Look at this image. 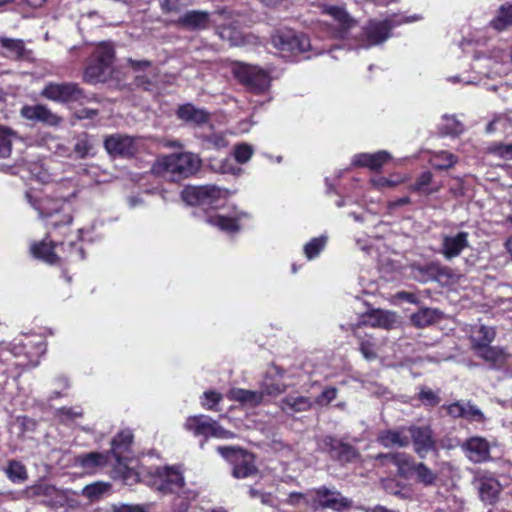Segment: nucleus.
Listing matches in <instances>:
<instances>
[{"label":"nucleus","instance_id":"39448f33","mask_svg":"<svg viewBox=\"0 0 512 512\" xmlns=\"http://www.w3.org/2000/svg\"><path fill=\"white\" fill-rule=\"evenodd\" d=\"M161 165L166 172L177 179H185L195 174L200 167L199 158L190 152L174 153L165 156Z\"/></svg>","mask_w":512,"mask_h":512},{"label":"nucleus","instance_id":"a18cd8bd","mask_svg":"<svg viewBox=\"0 0 512 512\" xmlns=\"http://www.w3.org/2000/svg\"><path fill=\"white\" fill-rule=\"evenodd\" d=\"M93 149V144L90 140V136L87 133L80 134L74 145V152L79 158H86L91 150Z\"/></svg>","mask_w":512,"mask_h":512},{"label":"nucleus","instance_id":"9b49d317","mask_svg":"<svg viewBox=\"0 0 512 512\" xmlns=\"http://www.w3.org/2000/svg\"><path fill=\"white\" fill-rule=\"evenodd\" d=\"M312 506L315 509H331L336 512H343L352 507V500L342 496L341 492L321 486L312 491Z\"/></svg>","mask_w":512,"mask_h":512},{"label":"nucleus","instance_id":"680f3d73","mask_svg":"<svg viewBox=\"0 0 512 512\" xmlns=\"http://www.w3.org/2000/svg\"><path fill=\"white\" fill-rule=\"evenodd\" d=\"M179 0H163L161 8L165 13L176 12L178 10Z\"/></svg>","mask_w":512,"mask_h":512},{"label":"nucleus","instance_id":"bb28decb","mask_svg":"<svg viewBox=\"0 0 512 512\" xmlns=\"http://www.w3.org/2000/svg\"><path fill=\"white\" fill-rule=\"evenodd\" d=\"M228 399L239 402L244 406L255 408L262 404L263 393L260 391L247 390L244 388H231L227 393Z\"/></svg>","mask_w":512,"mask_h":512},{"label":"nucleus","instance_id":"f257e3e1","mask_svg":"<svg viewBox=\"0 0 512 512\" xmlns=\"http://www.w3.org/2000/svg\"><path fill=\"white\" fill-rule=\"evenodd\" d=\"M29 203L38 211L40 218L44 221L47 233L52 236L53 232L59 231L65 235L69 230L73 217L70 212L65 211V202L59 199H52L48 196L34 198L30 193H26Z\"/></svg>","mask_w":512,"mask_h":512},{"label":"nucleus","instance_id":"4468645a","mask_svg":"<svg viewBox=\"0 0 512 512\" xmlns=\"http://www.w3.org/2000/svg\"><path fill=\"white\" fill-rule=\"evenodd\" d=\"M27 498L45 497L44 504L52 509L62 508L67 503L66 494L54 485L38 482L25 488Z\"/></svg>","mask_w":512,"mask_h":512},{"label":"nucleus","instance_id":"c85d7f7f","mask_svg":"<svg viewBox=\"0 0 512 512\" xmlns=\"http://www.w3.org/2000/svg\"><path fill=\"white\" fill-rule=\"evenodd\" d=\"M377 442L386 448L394 446L404 448L410 444V438L404 434L403 429H386L378 433Z\"/></svg>","mask_w":512,"mask_h":512},{"label":"nucleus","instance_id":"b1692460","mask_svg":"<svg viewBox=\"0 0 512 512\" xmlns=\"http://www.w3.org/2000/svg\"><path fill=\"white\" fill-rule=\"evenodd\" d=\"M248 217L246 212H239L235 216L213 214L206 218V222L225 233L236 234L241 230L240 221Z\"/></svg>","mask_w":512,"mask_h":512},{"label":"nucleus","instance_id":"0e129e2a","mask_svg":"<svg viewBox=\"0 0 512 512\" xmlns=\"http://www.w3.org/2000/svg\"><path fill=\"white\" fill-rule=\"evenodd\" d=\"M411 203V199L409 196H403L400 198H397L395 200L388 202V208L389 209H395L401 206H405Z\"/></svg>","mask_w":512,"mask_h":512},{"label":"nucleus","instance_id":"c756f323","mask_svg":"<svg viewBox=\"0 0 512 512\" xmlns=\"http://www.w3.org/2000/svg\"><path fill=\"white\" fill-rule=\"evenodd\" d=\"M489 27L497 32H503L512 27V1L502 4L494 18L489 22Z\"/></svg>","mask_w":512,"mask_h":512},{"label":"nucleus","instance_id":"a878e982","mask_svg":"<svg viewBox=\"0 0 512 512\" xmlns=\"http://www.w3.org/2000/svg\"><path fill=\"white\" fill-rule=\"evenodd\" d=\"M176 116L186 123L198 126L207 123L210 119V114L205 109L197 108L191 103L180 105L176 110Z\"/></svg>","mask_w":512,"mask_h":512},{"label":"nucleus","instance_id":"8fccbe9b","mask_svg":"<svg viewBox=\"0 0 512 512\" xmlns=\"http://www.w3.org/2000/svg\"><path fill=\"white\" fill-rule=\"evenodd\" d=\"M338 390L336 387L327 386L314 400L319 406L329 405L336 397Z\"/></svg>","mask_w":512,"mask_h":512},{"label":"nucleus","instance_id":"338daca9","mask_svg":"<svg viewBox=\"0 0 512 512\" xmlns=\"http://www.w3.org/2000/svg\"><path fill=\"white\" fill-rule=\"evenodd\" d=\"M304 498V494L301 492H291L289 494L288 502L291 505H297L301 499Z\"/></svg>","mask_w":512,"mask_h":512},{"label":"nucleus","instance_id":"4c0bfd02","mask_svg":"<svg viewBox=\"0 0 512 512\" xmlns=\"http://www.w3.org/2000/svg\"><path fill=\"white\" fill-rule=\"evenodd\" d=\"M6 475L13 483H22L28 479L26 466L17 460H10L6 468Z\"/></svg>","mask_w":512,"mask_h":512},{"label":"nucleus","instance_id":"49530a36","mask_svg":"<svg viewBox=\"0 0 512 512\" xmlns=\"http://www.w3.org/2000/svg\"><path fill=\"white\" fill-rule=\"evenodd\" d=\"M0 44L16 58H22L25 53V44L21 39L0 38Z\"/></svg>","mask_w":512,"mask_h":512},{"label":"nucleus","instance_id":"864d4df0","mask_svg":"<svg viewBox=\"0 0 512 512\" xmlns=\"http://www.w3.org/2000/svg\"><path fill=\"white\" fill-rule=\"evenodd\" d=\"M447 123L443 126V132L447 135L457 136L463 132V125L455 118H446Z\"/></svg>","mask_w":512,"mask_h":512},{"label":"nucleus","instance_id":"69168bd1","mask_svg":"<svg viewBox=\"0 0 512 512\" xmlns=\"http://www.w3.org/2000/svg\"><path fill=\"white\" fill-rule=\"evenodd\" d=\"M397 297L399 299L404 300V301H406L408 303H411V304L418 303L417 296L414 293H411V292H406V291L398 292Z\"/></svg>","mask_w":512,"mask_h":512},{"label":"nucleus","instance_id":"9d476101","mask_svg":"<svg viewBox=\"0 0 512 512\" xmlns=\"http://www.w3.org/2000/svg\"><path fill=\"white\" fill-rule=\"evenodd\" d=\"M272 43L281 52L298 54L310 49V38L291 29H280L272 36Z\"/></svg>","mask_w":512,"mask_h":512},{"label":"nucleus","instance_id":"72a5a7b5","mask_svg":"<svg viewBox=\"0 0 512 512\" xmlns=\"http://www.w3.org/2000/svg\"><path fill=\"white\" fill-rule=\"evenodd\" d=\"M323 12L338 22L342 33H346L355 24V21L347 13L346 9L341 6H325Z\"/></svg>","mask_w":512,"mask_h":512},{"label":"nucleus","instance_id":"7ed1b4c3","mask_svg":"<svg viewBox=\"0 0 512 512\" xmlns=\"http://www.w3.org/2000/svg\"><path fill=\"white\" fill-rule=\"evenodd\" d=\"M115 57L114 47L110 43H100L87 59L83 80L88 84L104 82Z\"/></svg>","mask_w":512,"mask_h":512},{"label":"nucleus","instance_id":"a19ab883","mask_svg":"<svg viewBox=\"0 0 512 512\" xmlns=\"http://www.w3.org/2000/svg\"><path fill=\"white\" fill-rule=\"evenodd\" d=\"M281 403L293 412H305L312 408V402L306 396H287L281 400Z\"/></svg>","mask_w":512,"mask_h":512},{"label":"nucleus","instance_id":"603ef678","mask_svg":"<svg viewBox=\"0 0 512 512\" xmlns=\"http://www.w3.org/2000/svg\"><path fill=\"white\" fill-rule=\"evenodd\" d=\"M109 512H149L144 505L140 504H113Z\"/></svg>","mask_w":512,"mask_h":512},{"label":"nucleus","instance_id":"423d86ee","mask_svg":"<svg viewBox=\"0 0 512 512\" xmlns=\"http://www.w3.org/2000/svg\"><path fill=\"white\" fill-rule=\"evenodd\" d=\"M185 429L195 437H202V445L211 437L227 439L233 436L231 431L224 429L217 421L203 414L189 416L185 422Z\"/></svg>","mask_w":512,"mask_h":512},{"label":"nucleus","instance_id":"ddd939ff","mask_svg":"<svg viewBox=\"0 0 512 512\" xmlns=\"http://www.w3.org/2000/svg\"><path fill=\"white\" fill-rule=\"evenodd\" d=\"M399 476L405 479H414L425 487L434 486L438 480L437 472L430 469L424 462H416L409 454H407L405 462L402 463Z\"/></svg>","mask_w":512,"mask_h":512},{"label":"nucleus","instance_id":"5701e85b","mask_svg":"<svg viewBox=\"0 0 512 512\" xmlns=\"http://www.w3.org/2000/svg\"><path fill=\"white\" fill-rule=\"evenodd\" d=\"M462 448L474 463H482L490 459V445L485 438L470 437L463 443Z\"/></svg>","mask_w":512,"mask_h":512},{"label":"nucleus","instance_id":"4d7b16f0","mask_svg":"<svg viewBox=\"0 0 512 512\" xmlns=\"http://www.w3.org/2000/svg\"><path fill=\"white\" fill-rule=\"evenodd\" d=\"M369 182H370L372 188L375 190H378V191H382L385 188H394L395 187V182H391L388 177H384V176L372 177L369 180Z\"/></svg>","mask_w":512,"mask_h":512},{"label":"nucleus","instance_id":"f3484780","mask_svg":"<svg viewBox=\"0 0 512 512\" xmlns=\"http://www.w3.org/2000/svg\"><path fill=\"white\" fill-rule=\"evenodd\" d=\"M236 76L240 83L255 94L265 92L270 86V76L263 69L246 66L238 70Z\"/></svg>","mask_w":512,"mask_h":512},{"label":"nucleus","instance_id":"20e7f679","mask_svg":"<svg viewBox=\"0 0 512 512\" xmlns=\"http://www.w3.org/2000/svg\"><path fill=\"white\" fill-rule=\"evenodd\" d=\"M217 451L232 465V476L234 478L243 479L258 472L253 453L235 446H218Z\"/></svg>","mask_w":512,"mask_h":512},{"label":"nucleus","instance_id":"f03ea898","mask_svg":"<svg viewBox=\"0 0 512 512\" xmlns=\"http://www.w3.org/2000/svg\"><path fill=\"white\" fill-rule=\"evenodd\" d=\"M408 21L395 14L383 20L369 19L354 37L357 47L368 49L384 43L392 36L395 27Z\"/></svg>","mask_w":512,"mask_h":512},{"label":"nucleus","instance_id":"1a4fd4ad","mask_svg":"<svg viewBox=\"0 0 512 512\" xmlns=\"http://www.w3.org/2000/svg\"><path fill=\"white\" fill-rule=\"evenodd\" d=\"M148 484L162 494H172L185 485L183 474L174 467H158L150 474Z\"/></svg>","mask_w":512,"mask_h":512},{"label":"nucleus","instance_id":"393cba45","mask_svg":"<svg viewBox=\"0 0 512 512\" xmlns=\"http://www.w3.org/2000/svg\"><path fill=\"white\" fill-rule=\"evenodd\" d=\"M476 355L488 362L494 369H501L507 365L511 355L507 353L503 348L497 346H487L481 349L474 350Z\"/></svg>","mask_w":512,"mask_h":512},{"label":"nucleus","instance_id":"2eb2a0df","mask_svg":"<svg viewBox=\"0 0 512 512\" xmlns=\"http://www.w3.org/2000/svg\"><path fill=\"white\" fill-rule=\"evenodd\" d=\"M104 148L112 157L133 158L138 153V145L134 137L124 134L108 135L104 139Z\"/></svg>","mask_w":512,"mask_h":512},{"label":"nucleus","instance_id":"a211bd4d","mask_svg":"<svg viewBox=\"0 0 512 512\" xmlns=\"http://www.w3.org/2000/svg\"><path fill=\"white\" fill-rule=\"evenodd\" d=\"M57 242L51 239L50 233H46L44 239L31 243L29 252L34 259L54 266L60 263L61 258L56 253Z\"/></svg>","mask_w":512,"mask_h":512},{"label":"nucleus","instance_id":"37998d69","mask_svg":"<svg viewBox=\"0 0 512 512\" xmlns=\"http://www.w3.org/2000/svg\"><path fill=\"white\" fill-rule=\"evenodd\" d=\"M223 400V395L215 390L205 391L201 397V406L206 410L215 412L221 411L219 404Z\"/></svg>","mask_w":512,"mask_h":512},{"label":"nucleus","instance_id":"473e14b6","mask_svg":"<svg viewBox=\"0 0 512 512\" xmlns=\"http://www.w3.org/2000/svg\"><path fill=\"white\" fill-rule=\"evenodd\" d=\"M500 483L494 478H481L479 486V494L482 501L493 504L497 501L500 493Z\"/></svg>","mask_w":512,"mask_h":512},{"label":"nucleus","instance_id":"7c9ffc66","mask_svg":"<svg viewBox=\"0 0 512 512\" xmlns=\"http://www.w3.org/2000/svg\"><path fill=\"white\" fill-rule=\"evenodd\" d=\"M440 318V311L438 309L424 307L417 312L411 314V324L416 328L428 327Z\"/></svg>","mask_w":512,"mask_h":512},{"label":"nucleus","instance_id":"ea45409f","mask_svg":"<svg viewBox=\"0 0 512 512\" xmlns=\"http://www.w3.org/2000/svg\"><path fill=\"white\" fill-rule=\"evenodd\" d=\"M407 457V453L402 452H394V453H378L372 458L377 461L381 466H385L387 464H392L396 466L397 473L400 475L402 469V463L405 462Z\"/></svg>","mask_w":512,"mask_h":512},{"label":"nucleus","instance_id":"412c9836","mask_svg":"<svg viewBox=\"0 0 512 512\" xmlns=\"http://www.w3.org/2000/svg\"><path fill=\"white\" fill-rule=\"evenodd\" d=\"M392 160V155L386 150H379L375 153H358L352 159V165L359 168H368L371 171L379 172Z\"/></svg>","mask_w":512,"mask_h":512},{"label":"nucleus","instance_id":"09e8293b","mask_svg":"<svg viewBox=\"0 0 512 512\" xmlns=\"http://www.w3.org/2000/svg\"><path fill=\"white\" fill-rule=\"evenodd\" d=\"M11 150V134L8 129L0 126V158H6L10 156Z\"/></svg>","mask_w":512,"mask_h":512},{"label":"nucleus","instance_id":"6ab92c4d","mask_svg":"<svg viewBox=\"0 0 512 512\" xmlns=\"http://www.w3.org/2000/svg\"><path fill=\"white\" fill-rule=\"evenodd\" d=\"M220 189L215 186L187 187L182 191V198L189 205H210L220 197Z\"/></svg>","mask_w":512,"mask_h":512},{"label":"nucleus","instance_id":"f8f14e48","mask_svg":"<svg viewBox=\"0 0 512 512\" xmlns=\"http://www.w3.org/2000/svg\"><path fill=\"white\" fill-rule=\"evenodd\" d=\"M410 434V442L413 445L414 452L420 457L425 458L430 452H437V440L434 431L429 425L416 426L411 425L407 428Z\"/></svg>","mask_w":512,"mask_h":512},{"label":"nucleus","instance_id":"4be33fe9","mask_svg":"<svg viewBox=\"0 0 512 512\" xmlns=\"http://www.w3.org/2000/svg\"><path fill=\"white\" fill-rule=\"evenodd\" d=\"M469 234L465 231H460L454 236L445 235L442 238L441 253L445 259H453L458 257L463 250L470 247Z\"/></svg>","mask_w":512,"mask_h":512},{"label":"nucleus","instance_id":"052dcab7","mask_svg":"<svg viewBox=\"0 0 512 512\" xmlns=\"http://www.w3.org/2000/svg\"><path fill=\"white\" fill-rule=\"evenodd\" d=\"M135 85L149 91L153 85L151 79L146 75H138L135 78Z\"/></svg>","mask_w":512,"mask_h":512},{"label":"nucleus","instance_id":"3c124183","mask_svg":"<svg viewBox=\"0 0 512 512\" xmlns=\"http://www.w3.org/2000/svg\"><path fill=\"white\" fill-rule=\"evenodd\" d=\"M253 155V149L246 143L238 144L234 148L235 160L240 163H246Z\"/></svg>","mask_w":512,"mask_h":512},{"label":"nucleus","instance_id":"c03bdc74","mask_svg":"<svg viewBox=\"0 0 512 512\" xmlns=\"http://www.w3.org/2000/svg\"><path fill=\"white\" fill-rule=\"evenodd\" d=\"M327 238L325 236L314 237L304 246V254L308 260H312L319 256L325 248Z\"/></svg>","mask_w":512,"mask_h":512},{"label":"nucleus","instance_id":"e2e57ef3","mask_svg":"<svg viewBox=\"0 0 512 512\" xmlns=\"http://www.w3.org/2000/svg\"><path fill=\"white\" fill-rule=\"evenodd\" d=\"M129 64H130V67L134 71L143 70L152 65L151 61H149V60H133V59H129Z\"/></svg>","mask_w":512,"mask_h":512},{"label":"nucleus","instance_id":"0eeeda50","mask_svg":"<svg viewBox=\"0 0 512 512\" xmlns=\"http://www.w3.org/2000/svg\"><path fill=\"white\" fill-rule=\"evenodd\" d=\"M319 447L331 460L341 465L356 462L361 457L357 447L332 435L324 436L320 441Z\"/></svg>","mask_w":512,"mask_h":512},{"label":"nucleus","instance_id":"aec40b11","mask_svg":"<svg viewBox=\"0 0 512 512\" xmlns=\"http://www.w3.org/2000/svg\"><path fill=\"white\" fill-rule=\"evenodd\" d=\"M20 114L23 118L33 122H39L48 126H58L62 118L53 113L46 105H24Z\"/></svg>","mask_w":512,"mask_h":512},{"label":"nucleus","instance_id":"f704fd0d","mask_svg":"<svg viewBox=\"0 0 512 512\" xmlns=\"http://www.w3.org/2000/svg\"><path fill=\"white\" fill-rule=\"evenodd\" d=\"M353 335L357 338L359 344V351L366 360H374L377 357L376 352V340L373 336L367 334H360L358 331H354Z\"/></svg>","mask_w":512,"mask_h":512},{"label":"nucleus","instance_id":"774afa93","mask_svg":"<svg viewBox=\"0 0 512 512\" xmlns=\"http://www.w3.org/2000/svg\"><path fill=\"white\" fill-rule=\"evenodd\" d=\"M501 155L512 159V144L504 145L501 149Z\"/></svg>","mask_w":512,"mask_h":512},{"label":"nucleus","instance_id":"2f4dec72","mask_svg":"<svg viewBox=\"0 0 512 512\" xmlns=\"http://www.w3.org/2000/svg\"><path fill=\"white\" fill-rule=\"evenodd\" d=\"M110 453L89 452L77 457L78 464L87 470L106 466L110 461Z\"/></svg>","mask_w":512,"mask_h":512},{"label":"nucleus","instance_id":"6e6d98bb","mask_svg":"<svg viewBox=\"0 0 512 512\" xmlns=\"http://www.w3.org/2000/svg\"><path fill=\"white\" fill-rule=\"evenodd\" d=\"M443 267L439 263L430 262L426 265L418 267V271L421 274L428 275L430 277H438L442 275Z\"/></svg>","mask_w":512,"mask_h":512},{"label":"nucleus","instance_id":"c9c22d12","mask_svg":"<svg viewBox=\"0 0 512 512\" xmlns=\"http://www.w3.org/2000/svg\"><path fill=\"white\" fill-rule=\"evenodd\" d=\"M286 388L287 386L280 378L269 374L265 375L264 379L260 383V393H263V396H278L285 392Z\"/></svg>","mask_w":512,"mask_h":512},{"label":"nucleus","instance_id":"5fc2aeb1","mask_svg":"<svg viewBox=\"0 0 512 512\" xmlns=\"http://www.w3.org/2000/svg\"><path fill=\"white\" fill-rule=\"evenodd\" d=\"M442 409H445L447 415L453 418H463L465 415V406L460 401H456L449 405H443Z\"/></svg>","mask_w":512,"mask_h":512},{"label":"nucleus","instance_id":"bf43d9fd","mask_svg":"<svg viewBox=\"0 0 512 512\" xmlns=\"http://www.w3.org/2000/svg\"><path fill=\"white\" fill-rule=\"evenodd\" d=\"M190 508V502L187 498L177 496L174 498L173 504H172V510L173 512H188Z\"/></svg>","mask_w":512,"mask_h":512},{"label":"nucleus","instance_id":"13d9d810","mask_svg":"<svg viewBox=\"0 0 512 512\" xmlns=\"http://www.w3.org/2000/svg\"><path fill=\"white\" fill-rule=\"evenodd\" d=\"M463 418L477 422H483L485 420L483 412L476 405L472 404H469L467 409L465 408V415Z\"/></svg>","mask_w":512,"mask_h":512},{"label":"nucleus","instance_id":"dca6fc26","mask_svg":"<svg viewBox=\"0 0 512 512\" xmlns=\"http://www.w3.org/2000/svg\"><path fill=\"white\" fill-rule=\"evenodd\" d=\"M134 435L131 430L119 431L111 440L110 458H114L118 465L126 466L133 459L132 445Z\"/></svg>","mask_w":512,"mask_h":512},{"label":"nucleus","instance_id":"58836bf2","mask_svg":"<svg viewBox=\"0 0 512 512\" xmlns=\"http://www.w3.org/2000/svg\"><path fill=\"white\" fill-rule=\"evenodd\" d=\"M430 162L436 170H448L458 162V157L451 152L440 151L431 158Z\"/></svg>","mask_w":512,"mask_h":512},{"label":"nucleus","instance_id":"79ce46f5","mask_svg":"<svg viewBox=\"0 0 512 512\" xmlns=\"http://www.w3.org/2000/svg\"><path fill=\"white\" fill-rule=\"evenodd\" d=\"M433 179V174L430 171L421 173L414 183L410 184L408 189L411 192L430 195L432 191L428 188Z\"/></svg>","mask_w":512,"mask_h":512},{"label":"nucleus","instance_id":"cd10ccee","mask_svg":"<svg viewBox=\"0 0 512 512\" xmlns=\"http://www.w3.org/2000/svg\"><path fill=\"white\" fill-rule=\"evenodd\" d=\"M210 14L206 11L192 10L178 19V24L190 30H204L209 26Z\"/></svg>","mask_w":512,"mask_h":512},{"label":"nucleus","instance_id":"6e6552de","mask_svg":"<svg viewBox=\"0 0 512 512\" xmlns=\"http://www.w3.org/2000/svg\"><path fill=\"white\" fill-rule=\"evenodd\" d=\"M40 96L57 103L80 102L85 98L84 90L75 82H48Z\"/></svg>","mask_w":512,"mask_h":512},{"label":"nucleus","instance_id":"de8ad7c7","mask_svg":"<svg viewBox=\"0 0 512 512\" xmlns=\"http://www.w3.org/2000/svg\"><path fill=\"white\" fill-rule=\"evenodd\" d=\"M417 399L419 401H421V403L425 407H429V408L436 407L441 401L440 396L437 393H435L434 391H432L430 388H427V387L420 388V391L417 395Z\"/></svg>","mask_w":512,"mask_h":512},{"label":"nucleus","instance_id":"e433bc0d","mask_svg":"<svg viewBox=\"0 0 512 512\" xmlns=\"http://www.w3.org/2000/svg\"><path fill=\"white\" fill-rule=\"evenodd\" d=\"M495 330L491 327L481 325L476 331V335L472 337V350L481 349L490 346V343L494 341Z\"/></svg>","mask_w":512,"mask_h":512}]
</instances>
